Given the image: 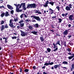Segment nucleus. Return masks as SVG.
Listing matches in <instances>:
<instances>
[{
	"label": "nucleus",
	"mask_w": 74,
	"mask_h": 74,
	"mask_svg": "<svg viewBox=\"0 0 74 74\" xmlns=\"http://www.w3.org/2000/svg\"><path fill=\"white\" fill-rule=\"evenodd\" d=\"M14 22V20L13 19H12L10 20V26L11 27H12V28H14L15 27V26L13 25V22Z\"/></svg>",
	"instance_id": "7ed1b4c3"
},
{
	"label": "nucleus",
	"mask_w": 74,
	"mask_h": 74,
	"mask_svg": "<svg viewBox=\"0 0 74 74\" xmlns=\"http://www.w3.org/2000/svg\"><path fill=\"white\" fill-rule=\"evenodd\" d=\"M25 22H31V20L29 19H26L25 20Z\"/></svg>",
	"instance_id": "a878e982"
},
{
	"label": "nucleus",
	"mask_w": 74,
	"mask_h": 74,
	"mask_svg": "<svg viewBox=\"0 0 74 74\" xmlns=\"http://www.w3.org/2000/svg\"><path fill=\"white\" fill-rule=\"evenodd\" d=\"M14 10H12L10 11V13L12 15H13L14 14Z\"/></svg>",
	"instance_id": "f704fd0d"
},
{
	"label": "nucleus",
	"mask_w": 74,
	"mask_h": 74,
	"mask_svg": "<svg viewBox=\"0 0 74 74\" xmlns=\"http://www.w3.org/2000/svg\"><path fill=\"white\" fill-rule=\"evenodd\" d=\"M53 64V62H51L49 64H46V65L48 66V65H52Z\"/></svg>",
	"instance_id": "b1692460"
},
{
	"label": "nucleus",
	"mask_w": 74,
	"mask_h": 74,
	"mask_svg": "<svg viewBox=\"0 0 74 74\" xmlns=\"http://www.w3.org/2000/svg\"><path fill=\"white\" fill-rule=\"evenodd\" d=\"M54 26H53V25L51 26V27H52L53 28V29H54L55 28V27Z\"/></svg>",
	"instance_id": "774afa93"
},
{
	"label": "nucleus",
	"mask_w": 74,
	"mask_h": 74,
	"mask_svg": "<svg viewBox=\"0 0 74 74\" xmlns=\"http://www.w3.org/2000/svg\"><path fill=\"white\" fill-rule=\"evenodd\" d=\"M69 7L70 8H72V7H71V6H72V5L71 4H69Z\"/></svg>",
	"instance_id": "a18cd8bd"
},
{
	"label": "nucleus",
	"mask_w": 74,
	"mask_h": 74,
	"mask_svg": "<svg viewBox=\"0 0 74 74\" xmlns=\"http://www.w3.org/2000/svg\"><path fill=\"white\" fill-rule=\"evenodd\" d=\"M22 68H21L20 69V73H22Z\"/></svg>",
	"instance_id": "69168bd1"
},
{
	"label": "nucleus",
	"mask_w": 74,
	"mask_h": 74,
	"mask_svg": "<svg viewBox=\"0 0 74 74\" xmlns=\"http://www.w3.org/2000/svg\"><path fill=\"white\" fill-rule=\"evenodd\" d=\"M34 26L35 27H38V24H36L34 25Z\"/></svg>",
	"instance_id": "cd10ccee"
},
{
	"label": "nucleus",
	"mask_w": 74,
	"mask_h": 74,
	"mask_svg": "<svg viewBox=\"0 0 74 74\" xmlns=\"http://www.w3.org/2000/svg\"><path fill=\"white\" fill-rule=\"evenodd\" d=\"M21 35L23 37H25V36H26L27 35V33L26 32H23L22 31H21Z\"/></svg>",
	"instance_id": "39448f33"
},
{
	"label": "nucleus",
	"mask_w": 74,
	"mask_h": 74,
	"mask_svg": "<svg viewBox=\"0 0 74 74\" xmlns=\"http://www.w3.org/2000/svg\"><path fill=\"white\" fill-rule=\"evenodd\" d=\"M25 23H22L20 24L21 27H23L24 26V25Z\"/></svg>",
	"instance_id": "393cba45"
},
{
	"label": "nucleus",
	"mask_w": 74,
	"mask_h": 74,
	"mask_svg": "<svg viewBox=\"0 0 74 74\" xmlns=\"http://www.w3.org/2000/svg\"><path fill=\"white\" fill-rule=\"evenodd\" d=\"M20 17L21 18H22L23 17V14H22L21 16Z\"/></svg>",
	"instance_id": "c03bdc74"
},
{
	"label": "nucleus",
	"mask_w": 74,
	"mask_h": 74,
	"mask_svg": "<svg viewBox=\"0 0 74 74\" xmlns=\"http://www.w3.org/2000/svg\"><path fill=\"white\" fill-rule=\"evenodd\" d=\"M4 29H5V27H4V25H2L1 27V31H3V30H4Z\"/></svg>",
	"instance_id": "f8f14e48"
},
{
	"label": "nucleus",
	"mask_w": 74,
	"mask_h": 74,
	"mask_svg": "<svg viewBox=\"0 0 74 74\" xmlns=\"http://www.w3.org/2000/svg\"><path fill=\"white\" fill-rule=\"evenodd\" d=\"M49 4H51V5L52 6H53V5H54V2L53 1H51V2H49Z\"/></svg>",
	"instance_id": "4468645a"
},
{
	"label": "nucleus",
	"mask_w": 74,
	"mask_h": 74,
	"mask_svg": "<svg viewBox=\"0 0 74 74\" xmlns=\"http://www.w3.org/2000/svg\"><path fill=\"white\" fill-rule=\"evenodd\" d=\"M56 16H52V18H56Z\"/></svg>",
	"instance_id": "6e6d98bb"
},
{
	"label": "nucleus",
	"mask_w": 74,
	"mask_h": 74,
	"mask_svg": "<svg viewBox=\"0 0 74 74\" xmlns=\"http://www.w3.org/2000/svg\"><path fill=\"white\" fill-rule=\"evenodd\" d=\"M3 39H5V40H7V39L5 37L3 38Z\"/></svg>",
	"instance_id": "338daca9"
},
{
	"label": "nucleus",
	"mask_w": 74,
	"mask_h": 74,
	"mask_svg": "<svg viewBox=\"0 0 74 74\" xmlns=\"http://www.w3.org/2000/svg\"><path fill=\"white\" fill-rule=\"evenodd\" d=\"M42 69H45V66H43V67H42Z\"/></svg>",
	"instance_id": "3c124183"
},
{
	"label": "nucleus",
	"mask_w": 74,
	"mask_h": 74,
	"mask_svg": "<svg viewBox=\"0 0 74 74\" xmlns=\"http://www.w3.org/2000/svg\"><path fill=\"white\" fill-rule=\"evenodd\" d=\"M28 27H29V29H30V30H33V27H32L31 26H28Z\"/></svg>",
	"instance_id": "a211bd4d"
},
{
	"label": "nucleus",
	"mask_w": 74,
	"mask_h": 74,
	"mask_svg": "<svg viewBox=\"0 0 74 74\" xmlns=\"http://www.w3.org/2000/svg\"><path fill=\"white\" fill-rule=\"evenodd\" d=\"M68 55H71V52H69L68 53Z\"/></svg>",
	"instance_id": "052dcab7"
},
{
	"label": "nucleus",
	"mask_w": 74,
	"mask_h": 74,
	"mask_svg": "<svg viewBox=\"0 0 74 74\" xmlns=\"http://www.w3.org/2000/svg\"><path fill=\"white\" fill-rule=\"evenodd\" d=\"M23 19H21L20 21L19 22V23H23Z\"/></svg>",
	"instance_id": "c9c22d12"
},
{
	"label": "nucleus",
	"mask_w": 74,
	"mask_h": 74,
	"mask_svg": "<svg viewBox=\"0 0 74 74\" xmlns=\"http://www.w3.org/2000/svg\"><path fill=\"white\" fill-rule=\"evenodd\" d=\"M5 15V13H3L2 14H1V17H3Z\"/></svg>",
	"instance_id": "72a5a7b5"
},
{
	"label": "nucleus",
	"mask_w": 74,
	"mask_h": 74,
	"mask_svg": "<svg viewBox=\"0 0 74 74\" xmlns=\"http://www.w3.org/2000/svg\"><path fill=\"white\" fill-rule=\"evenodd\" d=\"M9 14H8V12H6L5 14V16H9Z\"/></svg>",
	"instance_id": "6ab92c4d"
},
{
	"label": "nucleus",
	"mask_w": 74,
	"mask_h": 74,
	"mask_svg": "<svg viewBox=\"0 0 74 74\" xmlns=\"http://www.w3.org/2000/svg\"><path fill=\"white\" fill-rule=\"evenodd\" d=\"M19 8H19V6L18 8H16V11L17 12H22V10H19Z\"/></svg>",
	"instance_id": "6e6552de"
},
{
	"label": "nucleus",
	"mask_w": 74,
	"mask_h": 74,
	"mask_svg": "<svg viewBox=\"0 0 74 74\" xmlns=\"http://www.w3.org/2000/svg\"><path fill=\"white\" fill-rule=\"evenodd\" d=\"M65 9L67 11H70V10H71V9H70V7L68 6H66V7Z\"/></svg>",
	"instance_id": "9b49d317"
},
{
	"label": "nucleus",
	"mask_w": 74,
	"mask_h": 74,
	"mask_svg": "<svg viewBox=\"0 0 74 74\" xmlns=\"http://www.w3.org/2000/svg\"><path fill=\"white\" fill-rule=\"evenodd\" d=\"M56 8H57L58 10V11H60V7L59 6H57L56 7Z\"/></svg>",
	"instance_id": "4be33fe9"
},
{
	"label": "nucleus",
	"mask_w": 74,
	"mask_h": 74,
	"mask_svg": "<svg viewBox=\"0 0 74 74\" xmlns=\"http://www.w3.org/2000/svg\"><path fill=\"white\" fill-rule=\"evenodd\" d=\"M7 7H8V8H9V9H10V5H7Z\"/></svg>",
	"instance_id": "4d7b16f0"
},
{
	"label": "nucleus",
	"mask_w": 74,
	"mask_h": 74,
	"mask_svg": "<svg viewBox=\"0 0 74 74\" xmlns=\"http://www.w3.org/2000/svg\"><path fill=\"white\" fill-rule=\"evenodd\" d=\"M71 55H72V56H71V57H72V58H73L74 57V54H72Z\"/></svg>",
	"instance_id": "5fc2aeb1"
},
{
	"label": "nucleus",
	"mask_w": 74,
	"mask_h": 74,
	"mask_svg": "<svg viewBox=\"0 0 74 74\" xmlns=\"http://www.w3.org/2000/svg\"><path fill=\"white\" fill-rule=\"evenodd\" d=\"M59 20V23H61L62 21V20L61 18H58Z\"/></svg>",
	"instance_id": "bb28decb"
},
{
	"label": "nucleus",
	"mask_w": 74,
	"mask_h": 74,
	"mask_svg": "<svg viewBox=\"0 0 74 74\" xmlns=\"http://www.w3.org/2000/svg\"><path fill=\"white\" fill-rule=\"evenodd\" d=\"M35 14H37L38 13V14H42V13L40 12V11H38L37 10H35Z\"/></svg>",
	"instance_id": "1a4fd4ad"
},
{
	"label": "nucleus",
	"mask_w": 74,
	"mask_h": 74,
	"mask_svg": "<svg viewBox=\"0 0 74 74\" xmlns=\"http://www.w3.org/2000/svg\"><path fill=\"white\" fill-rule=\"evenodd\" d=\"M60 66V64L58 65H55L54 66V68L55 69H57L58 68V67H59Z\"/></svg>",
	"instance_id": "f3484780"
},
{
	"label": "nucleus",
	"mask_w": 74,
	"mask_h": 74,
	"mask_svg": "<svg viewBox=\"0 0 74 74\" xmlns=\"http://www.w3.org/2000/svg\"><path fill=\"white\" fill-rule=\"evenodd\" d=\"M29 69H25L24 71H25L26 73H27L29 71Z\"/></svg>",
	"instance_id": "7c9ffc66"
},
{
	"label": "nucleus",
	"mask_w": 74,
	"mask_h": 74,
	"mask_svg": "<svg viewBox=\"0 0 74 74\" xmlns=\"http://www.w3.org/2000/svg\"><path fill=\"white\" fill-rule=\"evenodd\" d=\"M14 5L16 7V8H18V7H19L20 5V4H18L17 5L16 4H14Z\"/></svg>",
	"instance_id": "dca6fc26"
},
{
	"label": "nucleus",
	"mask_w": 74,
	"mask_h": 74,
	"mask_svg": "<svg viewBox=\"0 0 74 74\" xmlns=\"http://www.w3.org/2000/svg\"><path fill=\"white\" fill-rule=\"evenodd\" d=\"M69 19L70 21L74 20V16L73 15H71L69 16Z\"/></svg>",
	"instance_id": "423d86ee"
},
{
	"label": "nucleus",
	"mask_w": 74,
	"mask_h": 74,
	"mask_svg": "<svg viewBox=\"0 0 74 74\" xmlns=\"http://www.w3.org/2000/svg\"><path fill=\"white\" fill-rule=\"evenodd\" d=\"M43 6L45 7H48V5H47L46 4L43 5Z\"/></svg>",
	"instance_id": "a19ab883"
},
{
	"label": "nucleus",
	"mask_w": 74,
	"mask_h": 74,
	"mask_svg": "<svg viewBox=\"0 0 74 74\" xmlns=\"http://www.w3.org/2000/svg\"><path fill=\"white\" fill-rule=\"evenodd\" d=\"M69 33L68 32V29L65 30L63 33V35L66 36L67 34H68Z\"/></svg>",
	"instance_id": "0eeeda50"
},
{
	"label": "nucleus",
	"mask_w": 74,
	"mask_h": 74,
	"mask_svg": "<svg viewBox=\"0 0 74 74\" xmlns=\"http://www.w3.org/2000/svg\"><path fill=\"white\" fill-rule=\"evenodd\" d=\"M23 14V15H24L25 18H27V16L26 15V14Z\"/></svg>",
	"instance_id": "13d9d810"
},
{
	"label": "nucleus",
	"mask_w": 74,
	"mask_h": 74,
	"mask_svg": "<svg viewBox=\"0 0 74 74\" xmlns=\"http://www.w3.org/2000/svg\"><path fill=\"white\" fill-rule=\"evenodd\" d=\"M53 45L54 46V48H56V45H55V43L54 42L53 43Z\"/></svg>",
	"instance_id": "4c0bfd02"
},
{
	"label": "nucleus",
	"mask_w": 74,
	"mask_h": 74,
	"mask_svg": "<svg viewBox=\"0 0 74 74\" xmlns=\"http://www.w3.org/2000/svg\"><path fill=\"white\" fill-rule=\"evenodd\" d=\"M8 27L7 25H5V28H8Z\"/></svg>",
	"instance_id": "bf43d9fd"
},
{
	"label": "nucleus",
	"mask_w": 74,
	"mask_h": 74,
	"mask_svg": "<svg viewBox=\"0 0 74 74\" xmlns=\"http://www.w3.org/2000/svg\"><path fill=\"white\" fill-rule=\"evenodd\" d=\"M32 33H33L34 34H35V35H37V32L36 31H32L31 32Z\"/></svg>",
	"instance_id": "2eb2a0df"
},
{
	"label": "nucleus",
	"mask_w": 74,
	"mask_h": 74,
	"mask_svg": "<svg viewBox=\"0 0 74 74\" xmlns=\"http://www.w3.org/2000/svg\"><path fill=\"white\" fill-rule=\"evenodd\" d=\"M68 37L69 38H70V37H71V35L68 36Z\"/></svg>",
	"instance_id": "864d4df0"
},
{
	"label": "nucleus",
	"mask_w": 74,
	"mask_h": 74,
	"mask_svg": "<svg viewBox=\"0 0 74 74\" xmlns=\"http://www.w3.org/2000/svg\"><path fill=\"white\" fill-rule=\"evenodd\" d=\"M58 47H57L55 49L53 50V51H54V52H56V51H58Z\"/></svg>",
	"instance_id": "c85d7f7f"
},
{
	"label": "nucleus",
	"mask_w": 74,
	"mask_h": 74,
	"mask_svg": "<svg viewBox=\"0 0 74 74\" xmlns=\"http://www.w3.org/2000/svg\"><path fill=\"white\" fill-rule=\"evenodd\" d=\"M71 24H69L68 25L69 27H71Z\"/></svg>",
	"instance_id": "603ef678"
},
{
	"label": "nucleus",
	"mask_w": 74,
	"mask_h": 74,
	"mask_svg": "<svg viewBox=\"0 0 74 74\" xmlns=\"http://www.w3.org/2000/svg\"><path fill=\"white\" fill-rule=\"evenodd\" d=\"M17 37L16 36H13L12 37V39H16Z\"/></svg>",
	"instance_id": "58836bf2"
},
{
	"label": "nucleus",
	"mask_w": 74,
	"mask_h": 74,
	"mask_svg": "<svg viewBox=\"0 0 74 74\" xmlns=\"http://www.w3.org/2000/svg\"><path fill=\"white\" fill-rule=\"evenodd\" d=\"M33 69H34V70H36V66H33Z\"/></svg>",
	"instance_id": "49530a36"
},
{
	"label": "nucleus",
	"mask_w": 74,
	"mask_h": 74,
	"mask_svg": "<svg viewBox=\"0 0 74 74\" xmlns=\"http://www.w3.org/2000/svg\"><path fill=\"white\" fill-rule=\"evenodd\" d=\"M49 3V1H47L45 3V4H46L47 5H48Z\"/></svg>",
	"instance_id": "ea45409f"
},
{
	"label": "nucleus",
	"mask_w": 74,
	"mask_h": 74,
	"mask_svg": "<svg viewBox=\"0 0 74 74\" xmlns=\"http://www.w3.org/2000/svg\"><path fill=\"white\" fill-rule=\"evenodd\" d=\"M49 12H50L51 14H53V10H52V9L49 8Z\"/></svg>",
	"instance_id": "9d476101"
},
{
	"label": "nucleus",
	"mask_w": 74,
	"mask_h": 74,
	"mask_svg": "<svg viewBox=\"0 0 74 74\" xmlns=\"http://www.w3.org/2000/svg\"><path fill=\"white\" fill-rule=\"evenodd\" d=\"M32 22H36V20L35 19L33 20V21H32Z\"/></svg>",
	"instance_id": "0e129e2a"
},
{
	"label": "nucleus",
	"mask_w": 74,
	"mask_h": 74,
	"mask_svg": "<svg viewBox=\"0 0 74 74\" xmlns=\"http://www.w3.org/2000/svg\"><path fill=\"white\" fill-rule=\"evenodd\" d=\"M50 61H49L48 63V62H46V63H45L44 64V65L45 66H48V65H47V64H50Z\"/></svg>",
	"instance_id": "c756f323"
},
{
	"label": "nucleus",
	"mask_w": 74,
	"mask_h": 74,
	"mask_svg": "<svg viewBox=\"0 0 74 74\" xmlns=\"http://www.w3.org/2000/svg\"><path fill=\"white\" fill-rule=\"evenodd\" d=\"M40 39L41 41H44V38L42 37H40Z\"/></svg>",
	"instance_id": "aec40b11"
},
{
	"label": "nucleus",
	"mask_w": 74,
	"mask_h": 74,
	"mask_svg": "<svg viewBox=\"0 0 74 74\" xmlns=\"http://www.w3.org/2000/svg\"><path fill=\"white\" fill-rule=\"evenodd\" d=\"M67 15H68V13H65V16H67Z\"/></svg>",
	"instance_id": "680f3d73"
},
{
	"label": "nucleus",
	"mask_w": 74,
	"mask_h": 74,
	"mask_svg": "<svg viewBox=\"0 0 74 74\" xmlns=\"http://www.w3.org/2000/svg\"><path fill=\"white\" fill-rule=\"evenodd\" d=\"M0 8H4V9H5V7H4V6H0Z\"/></svg>",
	"instance_id": "37998d69"
},
{
	"label": "nucleus",
	"mask_w": 74,
	"mask_h": 74,
	"mask_svg": "<svg viewBox=\"0 0 74 74\" xmlns=\"http://www.w3.org/2000/svg\"><path fill=\"white\" fill-rule=\"evenodd\" d=\"M36 8V4L35 3L31 4H29L27 5V8Z\"/></svg>",
	"instance_id": "f257e3e1"
},
{
	"label": "nucleus",
	"mask_w": 74,
	"mask_h": 74,
	"mask_svg": "<svg viewBox=\"0 0 74 74\" xmlns=\"http://www.w3.org/2000/svg\"><path fill=\"white\" fill-rule=\"evenodd\" d=\"M4 23V21H1V24L2 25H3V23Z\"/></svg>",
	"instance_id": "09e8293b"
},
{
	"label": "nucleus",
	"mask_w": 74,
	"mask_h": 74,
	"mask_svg": "<svg viewBox=\"0 0 74 74\" xmlns=\"http://www.w3.org/2000/svg\"><path fill=\"white\" fill-rule=\"evenodd\" d=\"M67 51L69 52H70L71 51V50L69 48H68L67 49Z\"/></svg>",
	"instance_id": "473e14b6"
},
{
	"label": "nucleus",
	"mask_w": 74,
	"mask_h": 74,
	"mask_svg": "<svg viewBox=\"0 0 74 74\" xmlns=\"http://www.w3.org/2000/svg\"><path fill=\"white\" fill-rule=\"evenodd\" d=\"M63 45L65 47H66V42H64V43H63Z\"/></svg>",
	"instance_id": "e433bc0d"
},
{
	"label": "nucleus",
	"mask_w": 74,
	"mask_h": 74,
	"mask_svg": "<svg viewBox=\"0 0 74 74\" xmlns=\"http://www.w3.org/2000/svg\"><path fill=\"white\" fill-rule=\"evenodd\" d=\"M68 58H69V59L71 60L73 58H72V57H71V56H69L68 57Z\"/></svg>",
	"instance_id": "de8ad7c7"
},
{
	"label": "nucleus",
	"mask_w": 74,
	"mask_h": 74,
	"mask_svg": "<svg viewBox=\"0 0 74 74\" xmlns=\"http://www.w3.org/2000/svg\"><path fill=\"white\" fill-rule=\"evenodd\" d=\"M22 6V7L24 10H26V6L25 5V3H21L19 6V8H21Z\"/></svg>",
	"instance_id": "20e7f679"
},
{
	"label": "nucleus",
	"mask_w": 74,
	"mask_h": 74,
	"mask_svg": "<svg viewBox=\"0 0 74 74\" xmlns=\"http://www.w3.org/2000/svg\"><path fill=\"white\" fill-rule=\"evenodd\" d=\"M63 64H66L67 65L68 64V62H67L66 61H64L62 62Z\"/></svg>",
	"instance_id": "412c9836"
},
{
	"label": "nucleus",
	"mask_w": 74,
	"mask_h": 74,
	"mask_svg": "<svg viewBox=\"0 0 74 74\" xmlns=\"http://www.w3.org/2000/svg\"><path fill=\"white\" fill-rule=\"evenodd\" d=\"M47 50L48 52H51V49L49 48H48L47 49Z\"/></svg>",
	"instance_id": "2f4dec72"
},
{
	"label": "nucleus",
	"mask_w": 74,
	"mask_h": 74,
	"mask_svg": "<svg viewBox=\"0 0 74 74\" xmlns=\"http://www.w3.org/2000/svg\"><path fill=\"white\" fill-rule=\"evenodd\" d=\"M62 16H65V14H62Z\"/></svg>",
	"instance_id": "e2e57ef3"
},
{
	"label": "nucleus",
	"mask_w": 74,
	"mask_h": 74,
	"mask_svg": "<svg viewBox=\"0 0 74 74\" xmlns=\"http://www.w3.org/2000/svg\"><path fill=\"white\" fill-rule=\"evenodd\" d=\"M31 18H33L36 19V20L39 22H40V21H41V18H40L39 16H37L35 15H33L32 16H31Z\"/></svg>",
	"instance_id": "f03ea898"
},
{
	"label": "nucleus",
	"mask_w": 74,
	"mask_h": 74,
	"mask_svg": "<svg viewBox=\"0 0 74 74\" xmlns=\"http://www.w3.org/2000/svg\"><path fill=\"white\" fill-rule=\"evenodd\" d=\"M74 69V64H72L71 65V71H73V70Z\"/></svg>",
	"instance_id": "ddd939ff"
},
{
	"label": "nucleus",
	"mask_w": 74,
	"mask_h": 74,
	"mask_svg": "<svg viewBox=\"0 0 74 74\" xmlns=\"http://www.w3.org/2000/svg\"><path fill=\"white\" fill-rule=\"evenodd\" d=\"M60 41L59 40L57 42V44H58V45L59 44H60Z\"/></svg>",
	"instance_id": "8fccbe9b"
},
{
	"label": "nucleus",
	"mask_w": 74,
	"mask_h": 74,
	"mask_svg": "<svg viewBox=\"0 0 74 74\" xmlns=\"http://www.w3.org/2000/svg\"><path fill=\"white\" fill-rule=\"evenodd\" d=\"M14 20L15 22H16V21H18V19L17 18H14Z\"/></svg>",
	"instance_id": "79ce46f5"
},
{
	"label": "nucleus",
	"mask_w": 74,
	"mask_h": 74,
	"mask_svg": "<svg viewBox=\"0 0 74 74\" xmlns=\"http://www.w3.org/2000/svg\"><path fill=\"white\" fill-rule=\"evenodd\" d=\"M10 9L11 10H13L14 9V8H13L12 6L10 5Z\"/></svg>",
	"instance_id": "5701e85b"
}]
</instances>
